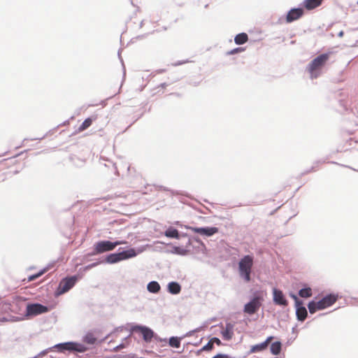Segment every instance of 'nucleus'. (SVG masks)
I'll return each mask as SVG.
<instances>
[{
  "label": "nucleus",
  "mask_w": 358,
  "mask_h": 358,
  "mask_svg": "<svg viewBox=\"0 0 358 358\" xmlns=\"http://www.w3.org/2000/svg\"><path fill=\"white\" fill-rule=\"evenodd\" d=\"M254 257L252 255H245L238 262V272L241 278L247 282L251 280L252 268L253 266Z\"/></svg>",
  "instance_id": "nucleus-1"
},
{
  "label": "nucleus",
  "mask_w": 358,
  "mask_h": 358,
  "mask_svg": "<svg viewBox=\"0 0 358 358\" xmlns=\"http://www.w3.org/2000/svg\"><path fill=\"white\" fill-rule=\"evenodd\" d=\"M338 299L334 294H329L319 301H312L309 302L308 308L310 313H315L317 310H323L332 306Z\"/></svg>",
  "instance_id": "nucleus-2"
},
{
  "label": "nucleus",
  "mask_w": 358,
  "mask_h": 358,
  "mask_svg": "<svg viewBox=\"0 0 358 358\" xmlns=\"http://www.w3.org/2000/svg\"><path fill=\"white\" fill-rule=\"evenodd\" d=\"M329 55L322 54L315 58L308 66V71L312 79L316 78L320 75V70L328 61Z\"/></svg>",
  "instance_id": "nucleus-3"
},
{
  "label": "nucleus",
  "mask_w": 358,
  "mask_h": 358,
  "mask_svg": "<svg viewBox=\"0 0 358 358\" xmlns=\"http://www.w3.org/2000/svg\"><path fill=\"white\" fill-rule=\"evenodd\" d=\"M122 244H126V241H116L113 243L109 241H102L97 242L94 245V251L96 254H101L113 250L116 246Z\"/></svg>",
  "instance_id": "nucleus-4"
},
{
  "label": "nucleus",
  "mask_w": 358,
  "mask_h": 358,
  "mask_svg": "<svg viewBox=\"0 0 358 358\" xmlns=\"http://www.w3.org/2000/svg\"><path fill=\"white\" fill-rule=\"evenodd\" d=\"M136 252L134 249H130L119 253H113L109 255L106 258V262L110 264L117 263L120 261L124 260L136 256Z\"/></svg>",
  "instance_id": "nucleus-5"
},
{
  "label": "nucleus",
  "mask_w": 358,
  "mask_h": 358,
  "mask_svg": "<svg viewBox=\"0 0 358 358\" xmlns=\"http://www.w3.org/2000/svg\"><path fill=\"white\" fill-rule=\"evenodd\" d=\"M262 297L255 296L244 306V312L249 315L255 314L262 306Z\"/></svg>",
  "instance_id": "nucleus-6"
},
{
  "label": "nucleus",
  "mask_w": 358,
  "mask_h": 358,
  "mask_svg": "<svg viewBox=\"0 0 358 358\" xmlns=\"http://www.w3.org/2000/svg\"><path fill=\"white\" fill-rule=\"evenodd\" d=\"M56 348H58L59 351L61 352H63L64 350H74L80 352H83L87 350V348L84 345L71 342L58 344L56 345Z\"/></svg>",
  "instance_id": "nucleus-7"
},
{
  "label": "nucleus",
  "mask_w": 358,
  "mask_h": 358,
  "mask_svg": "<svg viewBox=\"0 0 358 358\" xmlns=\"http://www.w3.org/2000/svg\"><path fill=\"white\" fill-rule=\"evenodd\" d=\"M48 308L39 303L28 304L26 310V315L27 316L37 315L41 313H46Z\"/></svg>",
  "instance_id": "nucleus-8"
},
{
  "label": "nucleus",
  "mask_w": 358,
  "mask_h": 358,
  "mask_svg": "<svg viewBox=\"0 0 358 358\" xmlns=\"http://www.w3.org/2000/svg\"><path fill=\"white\" fill-rule=\"evenodd\" d=\"M77 281V278L76 276H72L70 278H66L63 279L59 285V289L60 294H64L68 292L71 288H72Z\"/></svg>",
  "instance_id": "nucleus-9"
},
{
  "label": "nucleus",
  "mask_w": 358,
  "mask_h": 358,
  "mask_svg": "<svg viewBox=\"0 0 358 358\" xmlns=\"http://www.w3.org/2000/svg\"><path fill=\"white\" fill-rule=\"evenodd\" d=\"M187 229H189L190 231L199 234L202 236H210L213 234L218 232V228L217 227H189Z\"/></svg>",
  "instance_id": "nucleus-10"
},
{
  "label": "nucleus",
  "mask_w": 358,
  "mask_h": 358,
  "mask_svg": "<svg viewBox=\"0 0 358 358\" xmlns=\"http://www.w3.org/2000/svg\"><path fill=\"white\" fill-rule=\"evenodd\" d=\"M273 302L276 305L287 306L288 305V301L285 299L282 292L276 288H273Z\"/></svg>",
  "instance_id": "nucleus-11"
},
{
  "label": "nucleus",
  "mask_w": 358,
  "mask_h": 358,
  "mask_svg": "<svg viewBox=\"0 0 358 358\" xmlns=\"http://www.w3.org/2000/svg\"><path fill=\"white\" fill-rule=\"evenodd\" d=\"M292 297L296 300V315L298 320L304 321L307 317V310L304 306H301V303L297 300V297L295 295H292Z\"/></svg>",
  "instance_id": "nucleus-12"
},
{
  "label": "nucleus",
  "mask_w": 358,
  "mask_h": 358,
  "mask_svg": "<svg viewBox=\"0 0 358 358\" xmlns=\"http://www.w3.org/2000/svg\"><path fill=\"white\" fill-rule=\"evenodd\" d=\"M273 339V336L268 337L264 342L252 345L250 348V352L251 353H255V352H262V351L266 350L267 348L268 344L272 341Z\"/></svg>",
  "instance_id": "nucleus-13"
},
{
  "label": "nucleus",
  "mask_w": 358,
  "mask_h": 358,
  "mask_svg": "<svg viewBox=\"0 0 358 358\" xmlns=\"http://www.w3.org/2000/svg\"><path fill=\"white\" fill-rule=\"evenodd\" d=\"M134 330L140 332L146 342L150 341L153 337V331L148 327L138 326L134 328Z\"/></svg>",
  "instance_id": "nucleus-14"
},
{
  "label": "nucleus",
  "mask_w": 358,
  "mask_h": 358,
  "mask_svg": "<svg viewBox=\"0 0 358 358\" xmlns=\"http://www.w3.org/2000/svg\"><path fill=\"white\" fill-rule=\"evenodd\" d=\"M303 13L301 8H294L289 11L286 17L287 22H292L294 20L299 19Z\"/></svg>",
  "instance_id": "nucleus-15"
},
{
  "label": "nucleus",
  "mask_w": 358,
  "mask_h": 358,
  "mask_svg": "<svg viewBox=\"0 0 358 358\" xmlns=\"http://www.w3.org/2000/svg\"><path fill=\"white\" fill-rule=\"evenodd\" d=\"M222 338L225 341H229L234 336V325L231 323H227L224 329L221 331Z\"/></svg>",
  "instance_id": "nucleus-16"
},
{
  "label": "nucleus",
  "mask_w": 358,
  "mask_h": 358,
  "mask_svg": "<svg viewBox=\"0 0 358 358\" xmlns=\"http://www.w3.org/2000/svg\"><path fill=\"white\" fill-rule=\"evenodd\" d=\"M322 1L323 0H305L303 6L307 10H313L320 6Z\"/></svg>",
  "instance_id": "nucleus-17"
},
{
  "label": "nucleus",
  "mask_w": 358,
  "mask_h": 358,
  "mask_svg": "<svg viewBox=\"0 0 358 358\" xmlns=\"http://www.w3.org/2000/svg\"><path fill=\"white\" fill-rule=\"evenodd\" d=\"M168 290L172 294H178L181 291V287L178 282H171L168 285Z\"/></svg>",
  "instance_id": "nucleus-18"
},
{
  "label": "nucleus",
  "mask_w": 358,
  "mask_h": 358,
  "mask_svg": "<svg viewBox=\"0 0 358 358\" xmlns=\"http://www.w3.org/2000/svg\"><path fill=\"white\" fill-rule=\"evenodd\" d=\"M96 120V117H88L85 120V121L82 123V124L78 127V132H82L89 128L94 120Z\"/></svg>",
  "instance_id": "nucleus-19"
},
{
  "label": "nucleus",
  "mask_w": 358,
  "mask_h": 358,
  "mask_svg": "<svg viewBox=\"0 0 358 358\" xmlns=\"http://www.w3.org/2000/svg\"><path fill=\"white\" fill-rule=\"evenodd\" d=\"M248 41V36L245 33L237 34L234 38V41L237 45H242Z\"/></svg>",
  "instance_id": "nucleus-20"
},
{
  "label": "nucleus",
  "mask_w": 358,
  "mask_h": 358,
  "mask_svg": "<svg viewBox=\"0 0 358 358\" xmlns=\"http://www.w3.org/2000/svg\"><path fill=\"white\" fill-rule=\"evenodd\" d=\"M160 285L157 281H152L148 284L147 289L151 293H158L160 290Z\"/></svg>",
  "instance_id": "nucleus-21"
},
{
  "label": "nucleus",
  "mask_w": 358,
  "mask_h": 358,
  "mask_svg": "<svg viewBox=\"0 0 358 358\" xmlns=\"http://www.w3.org/2000/svg\"><path fill=\"white\" fill-rule=\"evenodd\" d=\"M164 235L169 238H179L180 237L179 231H178V229L172 227H170L167 230H166L164 232Z\"/></svg>",
  "instance_id": "nucleus-22"
},
{
  "label": "nucleus",
  "mask_w": 358,
  "mask_h": 358,
  "mask_svg": "<svg viewBox=\"0 0 358 358\" xmlns=\"http://www.w3.org/2000/svg\"><path fill=\"white\" fill-rule=\"evenodd\" d=\"M281 343L279 341L273 343L271 345V352L273 355H278L281 351Z\"/></svg>",
  "instance_id": "nucleus-23"
},
{
  "label": "nucleus",
  "mask_w": 358,
  "mask_h": 358,
  "mask_svg": "<svg viewBox=\"0 0 358 358\" xmlns=\"http://www.w3.org/2000/svg\"><path fill=\"white\" fill-rule=\"evenodd\" d=\"M312 294V289L310 287L301 289L299 292V295L302 298H308L311 296Z\"/></svg>",
  "instance_id": "nucleus-24"
},
{
  "label": "nucleus",
  "mask_w": 358,
  "mask_h": 358,
  "mask_svg": "<svg viewBox=\"0 0 358 358\" xmlns=\"http://www.w3.org/2000/svg\"><path fill=\"white\" fill-rule=\"evenodd\" d=\"M84 341L88 344H94L96 341V338L92 333H87L84 337Z\"/></svg>",
  "instance_id": "nucleus-25"
},
{
  "label": "nucleus",
  "mask_w": 358,
  "mask_h": 358,
  "mask_svg": "<svg viewBox=\"0 0 358 358\" xmlns=\"http://www.w3.org/2000/svg\"><path fill=\"white\" fill-rule=\"evenodd\" d=\"M170 346L176 348H178L180 345V341L177 337H172L169 339Z\"/></svg>",
  "instance_id": "nucleus-26"
},
{
  "label": "nucleus",
  "mask_w": 358,
  "mask_h": 358,
  "mask_svg": "<svg viewBox=\"0 0 358 358\" xmlns=\"http://www.w3.org/2000/svg\"><path fill=\"white\" fill-rule=\"evenodd\" d=\"M43 273H44V271H40V272L37 273L36 274H34V275H31L28 276L27 282H31V281H33V280L37 279L38 278L41 276L43 274Z\"/></svg>",
  "instance_id": "nucleus-27"
},
{
  "label": "nucleus",
  "mask_w": 358,
  "mask_h": 358,
  "mask_svg": "<svg viewBox=\"0 0 358 358\" xmlns=\"http://www.w3.org/2000/svg\"><path fill=\"white\" fill-rule=\"evenodd\" d=\"M213 348V342L210 340L208 343L204 345L199 351H210Z\"/></svg>",
  "instance_id": "nucleus-28"
},
{
  "label": "nucleus",
  "mask_w": 358,
  "mask_h": 358,
  "mask_svg": "<svg viewBox=\"0 0 358 358\" xmlns=\"http://www.w3.org/2000/svg\"><path fill=\"white\" fill-rule=\"evenodd\" d=\"M243 49L241 48H234L232 50H231L230 52H228L229 55H234V54H236V53H238L239 52H241L243 51Z\"/></svg>",
  "instance_id": "nucleus-29"
},
{
  "label": "nucleus",
  "mask_w": 358,
  "mask_h": 358,
  "mask_svg": "<svg viewBox=\"0 0 358 358\" xmlns=\"http://www.w3.org/2000/svg\"><path fill=\"white\" fill-rule=\"evenodd\" d=\"M211 342H213V344L214 345V343L217 344V345H222V342L221 341L216 338V337H214L213 338L210 339Z\"/></svg>",
  "instance_id": "nucleus-30"
},
{
  "label": "nucleus",
  "mask_w": 358,
  "mask_h": 358,
  "mask_svg": "<svg viewBox=\"0 0 358 358\" xmlns=\"http://www.w3.org/2000/svg\"><path fill=\"white\" fill-rule=\"evenodd\" d=\"M213 358H231V357L228 355L217 354L215 356H214Z\"/></svg>",
  "instance_id": "nucleus-31"
},
{
  "label": "nucleus",
  "mask_w": 358,
  "mask_h": 358,
  "mask_svg": "<svg viewBox=\"0 0 358 358\" xmlns=\"http://www.w3.org/2000/svg\"><path fill=\"white\" fill-rule=\"evenodd\" d=\"M123 348H124L123 345H120L117 346V349H122Z\"/></svg>",
  "instance_id": "nucleus-32"
},
{
  "label": "nucleus",
  "mask_w": 358,
  "mask_h": 358,
  "mask_svg": "<svg viewBox=\"0 0 358 358\" xmlns=\"http://www.w3.org/2000/svg\"><path fill=\"white\" fill-rule=\"evenodd\" d=\"M357 4H358V1H357Z\"/></svg>",
  "instance_id": "nucleus-33"
}]
</instances>
